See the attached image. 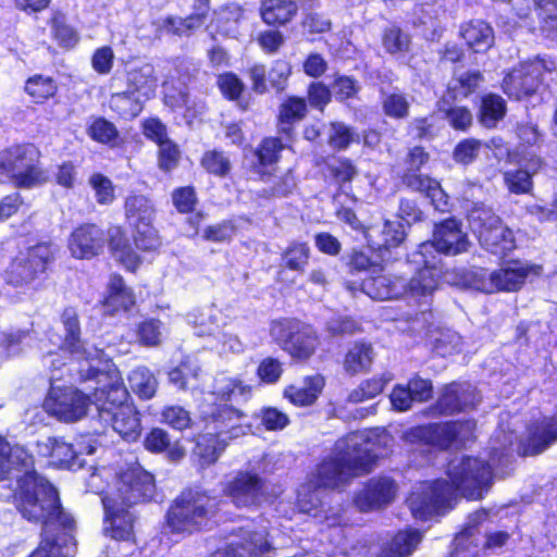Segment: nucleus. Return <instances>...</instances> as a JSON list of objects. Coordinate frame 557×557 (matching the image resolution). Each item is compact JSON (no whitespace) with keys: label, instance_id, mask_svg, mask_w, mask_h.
<instances>
[{"label":"nucleus","instance_id":"nucleus-20","mask_svg":"<svg viewBox=\"0 0 557 557\" xmlns=\"http://www.w3.org/2000/svg\"><path fill=\"white\" fill-rule=\"evenodd\" d=\"M546 70L548 67L543 60L523 62L504 78L503 89L509 97L518 100L531 96L539 88Z\"/></svg>","mask_w":557,"mask_h":557},{"label":"nucleus","instance_id":"nucleus-13","mask_svg":"<svg viewBox=\"0 0 557 557\" xmlns=\"http://www.w3.org/2000/svg\"><path fill=\"white\" fill-rule=\"evenodd\" d=\"M428 161L429 153L423 148L413 147L410 149L405 159L406 169L400 177L401 183L407 188L429 197L436 210L445 211L448 205V197L440 183L419 172L420 168Z\"/></svg>","mask_w":557,"mask_h":557},{"label":"nucleus","instance_id":"nucleus-54","mask_svg":"<svg viewBox=\"0 0 557 557\" xmlns=\"http://www.w3.org/2000/svg\"><path fill=\"white\" fill-rule=\"evenodd\" d=\"M440 111L445 113L455 129L466 131L472 124V113L465 107H448L446 97L440 102Z\"/></svg>","mask_w":557,"mask_h":557},{"label":"nucleus","instance_id":"nucleus-21","mask_svg":"<svg viewBox=\"0 0 557 557\" xmlns=\"http://www.w3.org/2000/svg\"><path fill=\"white\" fill-rule=\"evenodd\" d=\"M238 540L232 542L222 557H272L275 548L265 527L243 528Z\"/></svg>","mask_w":557,"mask_h":557},{"label":"nucleus","instance_id":"nucleus-3","mask_svg":"<svg viewBox=\"0 0 557 557\" xmlns=\"http://www.w3.org/2000/svg\"><path fill=\"white\" fill-rule=\"evenodd\" d=\"M95 379L100 384L94 397L99 421L104 424L103 432L111 426L123 438L135 441L140 433V422L135 408L126 404L128 393L119 370L106 363V372Z\"/></svg>","mask_w":557,"mask_h":557},{"label":"nucleus","instance_id":"nucleus-33","mask_svg":"<svg viewBox=\"0 0 557 557\" xmlns=\"http://www.w3.org/2000/svg\"><path fill=\"white\" fill-rule=\"evenodd\" d=\"M129 507L113 505V508H104L103 531L116 541H129L134 534V516Z\"/></svg>","mask_w":557,"mask_h":557},{"label":"nucleus","instance_id":"nucleus-53","mask_svg":"<svg viewBox=\"0 0 557 557\" xmlns=\"http://www.w3.org/2000/svg\"><path fill=\"white\" fill-rule=\"evenodd\" d=\"M202 168L210 174L223 177L232 169L231 161L222 151L209 150L201 158Z\"/></svg>","mask_w":557,"mask_h":557},{"label":"nucleus","instance_id":"nucleus-50","mask_svg":"<svg viewBox=\"0 0 557 557\" xmlns=\"http://www.w3.org/2000/svg\"><path fill=\"white\" fill-rule=\"evenodd\" d=\"M322 505L319 491H312L310 486H302L298 493V508L301 512L312 515L317 519L324 518L327 525L333 527L337 523L338 519L335 517L322 516L323 510L320 509Z\"/></svg>","mask_w":557,"mask_h":557},{"label":"nucleus","instance_id":"nucleus-47","mask_svg":"<svg viewBox=\"0 0 557 557\" xmlns=\"http://www.w3.org/2000/svg\"><path fill=\"white\" fill-rule=\"evenodd\" d=\"M311 250L308 244L293 242L282 252L281 267L290 271L304 273L308 265Z\"/></svg>","mask_w":557,"mask_h":557},{"label":"nucleus","instance_id":"nucleus-34","mask_svg":"<svg viewBox=\"0 0 557 557\" xmlns=\"http://www.w3.org/2000/svg\"><path fill=\"white\" fill-rule=\"evenodd\" d=\"M33 466L34 458L23 446L11 447L0 437V478L10 475L15 479V474H20L24 469Z\"/></svg>","mask_w":557,"mask_h":557},{"label":"nucleus","instance_id":"nucleus-38","mask_svg":"<svg viewBox=\"0 0 557 557\" xmlns=\"http://www.w3.org/2000/svg\"><path fill=\"white\" fill-rule=\"evenodd\" d=\"M323 387L324 379L317 374L306 377L301 386H287L284 389V397L295 406H310L317 400Z\"/></svg>","mask_w":557,"mask_h":557},{"label":"nucleus","instance_id":"nucleus-11","mask_svg":"<svg viewBox=\"0 0 557 557\" xmlns=\"http://www.w3.org/2000/svg\"><path fill=\"white\" fill-rule=\"evenodd\" d=\"M62 323L65 329V337L61 346V350L71 354L73 359L77 361H86V379H94L101 372H106V363L102 361L103 352L96 347H87L79 338L81 330L78 315L75 309L66 308L62 313Z\"/></svg>","mask_w":557,"mask_h":557},{"label":"nucleus","instance_id":"nucleus-40","mask_svg":"<svg viewBox=\"0 0 557 557\" xmlns=\"http://www.w3.org/2000/svg\"><path fill=\"white\" fill-rule=\"evenodd\" d=\"M188 319L198 336L215 337L225 325L221 312L213 307L197 310L190 313Z\"/></svg>","mask_w":557,"mask_h":557},{"label":"nucleus","instance_id":"nucleus-18","mask_svg":"<svg viewBox=\"0 0 557 557\" xmlns=\"http://www.w3.org/2000/svg\"><path fill=\"white\" fill-rule=\"evenodd\" d=\"M469 240L461 225L454 219H448L435 226L433 240L419 246L417 256L432 257L433 250L445 255L456 256L467 251Z\"/></svg>","mask_w":557,"mask_h":557},{"label":"nucleus","instance_id":"nucleus-52","mask_svg":"<svg viewBox=\"0 0 557 557\" xmlns=\"http://www.w3.org/2000/svg\"><path fill=\"white\" fill-rule=\"evenodd\" d=\"M307 112V104L305 99L292 97L287 99L280 110V123L283 132H288L289 126L295 122L300 121Z\"/></svg>","mask_w":557,"mask_h":557},{"label":"nucleus","instance_id":"nucleus-4","mask_svg":"<svg viewBox=\"0 0 557 557\" xmlns=\"http://www.w3.org/2000/svg\"><path fill=\"white\" fill-rule=\"evenodd\" d=\"M377 455L367 432H354L336 443L333 456L318 468V484L327 488H337L354 476L371 470Z\"/></svg>","mask_w":557,"mask_h":557},{"label":"nucleus","instance_id":"nucleus-16","mask_svg":"<svg viewBox=\"0 0 557 557\" xmlns=\"http://www.w3.org/2000/svg\"><path fill=\"white\" fill-rule=\"evenodd\" d=\"M209 403V399L206 400ZM201 414L206 421V430L228 444L230 441L247 434L250 426L246 414L231 405H203Z\"/></svg>","mask_w":557,"mask_h":557},{"label":"nucleus","instance_id":"nucleus-5","mask_svg":"<svg viewBox=\"0 0 557 557\" xmlns=\"http://www.w3.org/2000/svg\"><path fill=\"white\" fill-rule=\"evenodd\" d=\"M216 503L206 492L189 488L177 496L166 512L164 531L175 541L202 530L213 517Z\"/></svg>","mask_w":557,"mask_h":557},{"label":"nucleus","instance_id":"nucleus-58","mask_svg":"<svg viewBox=\"0 0 557 557\" xmlns=\"http://www.w3.org/2000/svg\"><path fill=\"white\" fill-rule=\"evenodd\" d=\"M198 372L199 368L196 364L189 361H185L170 371L169 379L173 384L178 385L182 389L189 387L194 388L195 385L191 383V381L197 380Z\"/></svg>","mask_w":557,"mask_h":557},{"label":"nucleus","instance_id":"nucleus-17","mask_svg":"<svg viewBox=\"0 0 557 557\" xmlns=\"http://www.w3.org/2000/svg\"><path fill=\"white\" fill-rule=\"evenodd\" d=\"M474 424L471 422H453L444 424H431L426 426H417L408 430L404 434V440L410 444L424 443L448 448L455 442H465L466 432L472 431Z\"/></svg>","mask_w":557,"mask_h":557},{"label":"nucleus","instance_id":"nucleus-22","mask_svg":"<svg viewBox=\"0 0 557 557\" xmlns=\"http://www.w3.org/2000/svg\"><path fill=\"white\" fill-rule=\"evenodd\" d=\"M346 287L352 294L360 289L376 300H388L406 294V281L400 276H389L386 274L367 275L360 284L347 282Z\"/></svg>","mask_w":557,"mask_h":557},{"label":"nucleus","instance_id":"nucleus-19","mask_svg":"<svg viewBox=\"0 0 557 557\" xmlns=\"http://www.w3.org/2000/svg\"><path fill=\"white\" fill-rule=\"evenodd\" d=\"M89 398L73 387H52L45 400L47 411L64 422H75L87 413Z\"/></svg>","mask_w":557,"mask_h":557},{"label":"nucleus","instance_id":"nucleus-29","mask_svg":"<svg viewBox=\"0 0 557 557\" xmlns=\"http://www.w3.org/2000/svg\"><path fill=\"white\" fill-rule=\"evenodd\" d=\"M479 397L470 384L453 383L448 385L437 400V410L443 414H451L473 407Z\"/></svg>","mask_w":557,"mask_h":557},{"label":"nucleus","instance_id":"nucleus-6","mask_svg":"<svg viewBox=\"0 0 557 557\" xmlns=\"http://www.w3.org/2000/svg\"><path fill=\"white\" fill-rule=\"evenodd\" d=\"M100 475L92 473L88 486L92 492L102 495L103 508H113V505L132 507L150 499L153 495V476L140 466H132L122 471L107 490L98 484Z\"/></svg>","mask_w":557,"mask_h":557},{"label":"nucleus","instance_id":"nucleus-30","mask_svg":"<svg viewBox=\"0 0 557 557\" xmlns=\"http://www.w3.org/2000/svg\"><path fill=\"white\" fill-rule=\"evenodd\" d=\"M78 446V448H74L72 444L54 437H50L39 444L41 454L49 455L53 463L66 468L79 465L77 461L79 454L91 455L96 449L92 444L83 446L82 443H79Z\"/></svg>","mask_w":557,"mask_h":557},{"label":"nucleus","instance_id":"nucleus-51","mask_svg":"<svg viewBox=\"0 0 557 557\" xmlns=\"http://www.w3.org/2000/svg\"><path fill=\"white\" fill-rule=\"evenodd\" d=\"M128 382L133 392L140 398L149 399L157 391L158 383L156 377L144 367L133 370L128 376Z\"/></svg>","mask_w":557,"mask_h":557},{"label":"nucleus","instance_id":"nucleus-62","mask_svg":"<svg viewBox=\"0 0 557 557\" xmlns=\"http://www.w3.org/2000/svg\"><path fill=\"white\" fill-rule=\"evenodd\" d=\"M89 183L95 190L98 203L109 205L114 200V188L108 177L102 174H94Z\"/></svg>","mask_w":557,"mask_h":557},{"label":"nucleus","instance_id":"nucleus-48","mask_svg":"<svg viewBox=\"0 0 557 557\" xmlns=\"http://www.w3.org/2000/svg\"><path fill=\"white\" fill-rule=\"evenodd\" d=\"M506 113V103L500 96L487 95L483 97L480 107L479 121L487 128H493L503 120Z\"/></svg>","mask_w":557,"mask_h":557},{"label":"nucleus","instance_id":"nucleus-1","mask_svg":"<svg viewBox=\"0 0 557 557\" xmlns=\"http://www.w3.org/2000/svg\"><path fill=\"white\" fill-rule=\"evenodd\" d=\"M511 443V437H506L499 447L494 446L491 463L470 457L453 459L447 469L450 483L443 480L424 483L408 497V506L413 517L426 520L441 509L450 507L457 492L467 498H481L491 484L492 467L496 466L497 461L507 459V454L503 450Z\"/></svg>","mask_w":557,"mask_h":557},{"label":"nucleus","instance_id":"nucleus-26","mask_svg":"<svg viewBox=\"0 0 557 557\" xmlns=\"http://www.w3.org/2000/svg\"><path fill=\"white\" fill-rule=\"evenodd\" d=\"M518 164V169L504 173L505 185L512 194H529L533 188L532 177L543 168L544 161L535 153H521Z\"/></svg>","mask_w":557,"mask_h":557},{"label":"nucleus","instance_id":"nucleus-9","mask_svg":"<svg viewBox=\"0 0 557 557\" xmlns=\"http://www.w3.org/2000/svg\"><path fill=\"white\" fill-rule=\"evenodd\" d=\"M124 209L136 247L144 251L158 249L161 240L153 226L156 208L152 201L144 195H129L125 198Z\"/></svg>","mask_w":557,"mask_h":557},{"label":"nucleus","instance_id":"nucleus-39","mask_svg":"<svg viewBox=\"0 0 557 557\" xmlns=\"http://www.w3.org/2000/svg\"><path fill=\"white\" fill-rule=\"evenodd\" d=\"M251 394V386L239 377H232L224 373L218 374L212 384L210 398L227 401L232 398L242 397L247 399Z\"/></svg>","mask_w":557,"mask_h":557},{"label":"nucleus","instance_id":"nucleus-28","mask_svg":"<svg viewBox=\"0 0 557 557\" xmlns=\"http://www.w3.org/2000/svg\"><path fill=\"white\" fill-rule=\"evenodd\" d=\"M557 442V416L544 418L529 429V435L521 444L522 454L535 456Z\"/></svg>","mask_w":557,"mask_h":557},{"label":"nucleus","instance_id":"nucleus-8","mask_svg":"<svg viewBox=\"0 0 557 557\" xmlns=\"http://www.w3.org/2000/svg\"><path fill=\"white\" fill-rule=\"evenodd\" d=\"M54 253L53 246L46 243L22 250L9 261L1 277L11 287H28L47 271Z\"/></svg>","mask_w":557,"mask_h":557},{"label":"nucleus","instance_id":"nucleus-46","mask_svg":"<svg viewBox=\"0 0 557 557\" xmlns=\"http://www.w3.org/2000/svg\"><path fill=\"white\" fill-rule=\"evenodd\" d=\"M51 36L58 45L65 49L74 48L79 41L77 30L67 23L66 16L54 12L50 20Z\"/></svg>","mask_w":557,"mask_h":557},{"label":"nucleus","instance_id":"nucleus-59","mask_svg":"<svg viewBox=\"0 0 557 557\" xmlns=\"http://www.w3.org/2000/svg\"><path fill=\"white\" fill-rule=\"evenodd\" d=\"M542 29L548 34L557 33V0H534Z\"/></svg>","mask_w":557,"mask_h":557},{"label":"nucleus","instance_id":"nucleus-7","mask_svg":"<svg viewBox=\"0 0 557 557\" xmlns=\"http://www.w3.org/2000/svg\"><path fill=\"white\" fill-rule=\"evenodd\" d=\"M34 145H14L0 151V180L18 188H33L47 181Z\"/></svg>","mask_w":557,"mask_h":557},{"label":"nucleus","instance_id":"nucleus-15","mask_svg":"<svg viewBox=\"0 0 557 557\" xmlns=\"http://www.w3.org/2000/svg\"><path fill=\"white\" fill-rule=\"evenodd\" d=\"M223 491L238 508H257L272 498L270 483L251 471L237 472L225 483Z\"/></svg>","mask_w":557,"mask_h":557},{"label":"nucleus","instance_id":"nucleus-14","mask_svg":"<svg viewBox=\"0 0 557 557\" xmlns=\"http://www.w3.org/2000/svg\"><path fill=\"white\" fill-rule=\"evenodd\" d=\"M270 335L285 351L298 360L308 359L318 346L315 333L295 320L273 321Z\"/></svg>","mask_w":557,"mask_h":557},{"label":"nucleus","instance_id":"nucleus-60","mask_svg":"<svg viewBox=\"0 0 557 557\" xmlns=\"http://www.w3.org/2000/svg\"><path fill=\"white\" fill-rule=\"evenodd\" d=\"M482 81L483 77L479 71H469L459 74L451 88L458 96L468 97L480 87Z\"/></svg>","mask_w":557,"mask_h":557},{"label":"nucleus","instance_id":"nucleus-61","mask_svg":"<svg viewBox=\"0 0 557 557\" xmlns=\"http://www.w3.org/2000/svg\"><path fill=\"white\" fill-rule=\"evenodd\" d=\"M383 109L388 116L403 119L408 114L409 102L404 95L393 92L384 97Z\"/></svg>","mask_w":557,"mask_h":557},{"label":"nucleus","instance_id":"nucleus-43","mask_svg":"<svg viewBox=\"0 0 557 557\" xmlns=\"http://www.w3.org/2000/svg\"><path fill=\"white\" fill-rule=\"evenodd\" d=\"M298 7L292 0H267L261 5V16L269 25L285 24L297 13Z\"/></svg>","mask_w":557,"mask_h":557},{"label":"nucleus","instance_id":"nucleus-37","mask_svg":"<svg viewBox=\"0 0 557 557\" xmlns=\"http://www.w3.org/2000/svg\"><path fill=\"white\" fill-rule=\"evenodd\" d=\"M460 35L467 46L475 52H485L494 44L492 26L482 20H472L460 27Z\"/></svg>","mask_w":557,"mask_h":557},{"label":"nucleus","instance_id":"nucleus-57","mask_svg":"<svg viewBox=\"0 0 557 557\" xmlns=\"http://www.w3.org/2000/svg\"><path fill=\"white\" fill-rule=\"evenodd\" d=\"M161 416L165 424L178 431L190 428L193 422L190 412L178 405L165 407Z\"/></svg>","mask_w":557,"mask_h":557},{"label":"nucleus","instance_id":"nucleus-41","mask_svg":"<svg viewBox=\"0 0 557 557\" xmlns=\"http://www.w3.org/2000/svg\"><path fill=\"white\" fill-rule=\"evenodd\" d=\"M135 304V298L124 281L119 275H112L109 282L108 296L103 306L107 312L114 313L119 310H128Z\"/></svg>","mask_w":557,"mask_h":557},{"label":"nucleus","instance_id":"nucleus-63","mask_svg":"<svg viewBox=\"0 0 557 557\" xmlns=\"http://www.w3.org/2000/svg\"><path fill=\"white\" fill-rule=\"evenodd\" d=\"M284 145L278 138L269 137L261 143L257 156L262 165L273 164L278 161L280 152Z\"/></svg>","mask_w":557,"mask_h":557},{"label":"nucleus","instance_id":"nucleus-42","mask_svg":"<svg viewBox=\"0 0 557 557\" xmlns=\"http://www.w3.org/2000/svg\"><path fill=\"white\" fill-rule=\"evenodd\" d=\"M109 246L114 258L127 270L135 271L140 264L139 256L133 250L120 227H113L109 233Z\"/></svg>","mask_w":557,"mask_h":557},{"label":"nucleus","instance_id":"nucleus-36","mask_svg":"<svg viewBox=\"0 0 557 557\" xmlns=\"http://www.w3.org/2000/svg\"><path fill=\"white\" fill-rule=\"evenodd\" d=\"M76 544L73 535L64 531L58 535L46 533L38 547L29 557H73Z\"/></svg>","mask_w":557,"mask_h":557},{"label":"nucleus","instance_id":"nucleus-49","mask_svg":"<svg viewBox=\"0 0 557 557\" xmlns=\"http://www.w3.org/2000/svg\"><path fill=\"white\" fill-rule=\"evenodd\" d=\"M226 446L227 443L206 430V433L198 438L195 454L199 457L202 466H209L218 460Z\"/></svg>","mask_w":557,"mask_h":557},{"label":"nucleus","instance_id":"nucleus-44","mask_svg":"<svg viewBox=\"0 0 557 557\" xmlns=\"http://www.w3.org/2000/svg\"><path fill=\"white\" fill-rule=\"evenodd\" d=\"M373 349L366 343H355L346 352L344 369L347 373L355 375L368 371L372 364Z\"/></svg>","mask_w":557,"mask_h":557},{"label":"nucleus","instance_id":"nucleus-56","mask_svg":"<svg viewBox=\"0 0 557 557\" xmlns=\"http://www.w3.org/2000/svg\"><path fill=\"white\" fill-rule=\"evenodd\" d=\"M25 90L35 101L41 102L57 92V85L50 77L35 76L26 83Z\"/></svg>","mask_w":557,"mask_h":557},{"label":"nucleus","instance_id":"nucleus-55","mask_svg":"<svg viewBox=\"0 0 557 557\" xmlns=\"http://www.w3.org/2000/svg\"><path fill=\"white\" fill-rule=\"evenodd\" d=\"M383 46L391 54L405 53L410 47V37L400 28L392 26L383 34Z\"/></svg>","mask_w":557,"mask_h":557},{"label":"nucleus","instance_id":"nucleus-23","mask_svg":"<svg viewBox=\"0 0 557 557\" xmlns=\"http://www.w3.org/2000/svg\"><path fill=\"white\" fill-rule=\"evenodd\" d=\"M397 490L389 478L371 479L356 495L355 504L361 511L377 510L395 499Z\"/></svg>","mask_w":557,"mask_h":557},{"label":"nucleus","instance_id":"nucleus-12","mask_svg":"<svg viewBox=\"0 0 557 557\" xmlns=\"http://www.w3.org/2000/svg\"><path fill=\"white\" fill-rule=\"evenodd\" d=\"M537 267L519 259L504 262L499 269L490 273L481 271L475 274V288L483 293L517 292L531 273H537Z\"/></svg>","mask_w":557,"mask_h":557},{"label":"nucleus","instance_id":"nucleus-35","mask_svg":"<svg viewBox=\"0 0 557 557\" xmlns=\"http://www.w3.org/2000/svg\"><path fill=\"white\" fill-rule=\"evenodd\" d=\"M364 234L369 245L376 250L397 247L405 239L404 225L399 221H386L382 227H368Z\"/></svg>","mask_w":557,"mask_h":557},{"label":"nucleus","instance_id":"nucleus-10","mask_svg":"<svg viewBox=\"0 0 557 557\" xmlns=\"http://www.w3.org/2000/svg\"><path fill=\"white\" fill-rule=\"evenodd\" d=\"M469 223L481 245L492 253L504 256L516 248L512 231L504 225L492 210L473 209L469 216Z\"/></svg>","mask_w":557,"mask_h":557},{"label":"nucleus","instance_id":"nucleus-27","mask_svg":"<svg viewBox=\"0 0 557 557\" xmlns=\"http://www.w3.org/2000/svg\"><path fill=\"white\" fill-rule=\"evenodd\" d=\"M103 246V231L94 224L78 226L69 238L71 255L77 259H90L99 255Z\"/></svg>","mask_w":557,"mask_h":557},{"label":"nucleus","instance_id":"nucleus-25","mask_svg":"<svg viewBox=\"0 0 557 557\" xmlns=\"http://www.w3.org/2000/svg\"><path fill=\"white\" fill-rule=\"evenodd\" d=\"M416 263H423L409 282H406V293L413 297L428 298L438 287L440 280L443 277V269L436 256L421 258L414 255Z\"/></svg>","mask_w":557,"mask_h":557},{"label":"nucleus","instance_id":"nucleus-24","mask_svg":"<svg viewBox=\"0 0 557 557\" xmlns=\"http://www.w3.org/2000/svg\"><path fill=\"white\" fill-rule=\"evenodd\" d=\"M416 263H423L409 282H406V293L413 297L428 298L438 287L440 280L443 277V269L436 256L421 258L414 255Z\"/></svg>","mask_w":557,"mask_h":557},{"label":"nucleus","instance_id":"nucleus-32","mask_svg":"<svg viewBox=\"0 0 557 557\" xmlns=\"http://www.w3.org/2000/svg\"><path fill=\"white\" fill-rule=\"evenodd\" d=\"M122 77L131 92L146 100L153 96L158 86V76L154 66L150 63L133 64Z\"/></svg>","mask_w":557,"mask_h":557},{"label":"nucleus","instance_id":"nucleus-31","mask_svg":"<svg viewBox=\"0 0 557 557\" xmlns=\"http://www.w3.org/2000/svg\"><path fill=\"white\" fill-rule=\"evenodd\" d=\"M123 83L124 78L120 75H114L110 79V89L112 90L110 107L124 119H133L141 112V103L146 99L131 92L126 87L123 88Z\"/></svg>","mask_w":557,"mask_h":557},{"label":"nucleus","instance_id":"nucleus-2","mask_svg":"<svg viewBox=\"0 0 557 557\" xmlns=\"http://www.w3.org/2000/svg\"><path fill=\"white\" fill-rule=\"evenodd\" d=\"M14 502L18 511L28 521L41 523L46 533L53 525L70 531L74 524L72 516L63 510L59 495L45 478L39 476L34 466L15 474Z\"/></svg>","mask_w":557,"mask_h":557},{"label":"nucleus","instance_id":"nucleus-45","mask_svg":"<svg viewBox=\"0 0 557 557\" xmlns=\"http://www.w3.org/2000/svg\"><path fill=\"white\" fill-rule=\"evenodd\" d=\"M422 535L417 530L398 532L379 557H408L421 542Z\"/></svg>","mask_w":557,"mask_h":557},{"label":"nucleus","instance_id":"nucleus-64","mask_svg":"<svg viewBox=\"0 0 557 557\" xmlns=\"http://www.w3.org/2000/svg\"><path fill=\"white\" fill-rule=\"evenodd\" d=\"M283 373L282 363L274 358L263 359L257 370V375L265 384L276 383Z\"/></svg>","mask_w":557,"mask_h":557}]
</instances>
